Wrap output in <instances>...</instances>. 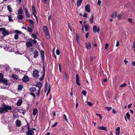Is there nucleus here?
<instances>
[{
  "label": "nucleus",
  "mask_w": 135,
  "mask_h": 135,
  "mask_svg": "<svg viewBox=\"0 0 135 135\" xmlns=\"http://www.w3.org/2000/svg\"><path fill=\"white\" fill-rule=\"evenodd\" d=\"M101 3V2L100 0H98L97 2V3L98 5H100Z\"/></svg>",
  "instance_id": "680f3d73"
},
{
  "label": "nucleus",
  "mask_w": 135,
  "mask_h": 135,
  "mask_svg": "<svg viewBox=\"0 0 135 135\" xmlns=\"http://www.w3.org/2000/svg\"><path fill=\"white\" fill-rule=\"evenodd\" d=\"M12 109V108L8 105L4 106V107H0V113L2 114L8 112V110H10Z\"/></svg>",
  "instance_id": "f257e3e1"
},
{
  "label": "nucleus",
  "mask_w": 135,
  "mask_h": 135,
  "mask_svg": "<svg viewBox=\"0 0 135 135\" xmlns=\"http://www.w3.org/2000/svg\"><path fill=\"white\" fill-rule=\"evenodd\" d=\"M121 16L120 14H119L118 15L117 17L118 19L120 18L121 17Z\"/></svg>",
  "instance_id": "774afa93"
},
{
  "label": "nucleus",
  "mask_w": 135,
  "mask_h": 135,
  "mask_svg": "<svg viewBox=\"0 0 135 135\" xmlns=\"http://www.w3.org/2000/svg\"><path fill=\"white\" fill-rule=\"evenodd\" d=\"M22 102V100L21 99L18 100L16 103L17 105V106H20Z\"/></svg>",
  "instance_id": "b1692460"
},
{
  "label": "nucleus",
  "mask_w": 135,
  "mask_h": 135,
  "mask_svg": "<svg viewBox=\"0 0 135 135\" xmlns=\"http://www.w3.org/2000/svg\"><path fill=\"white\" fill-rule=\"evenodd\" d=\"M82 0H77V6L78 7L80 6L82 3Z\"/></svg>",
  "instance_id": "7c9ffc66"
},
{
  "label": "nucleus",
  "mask_w": 135,
  "mask_h": 135,
  "mask_svg": "<svg viewBox=\"0 0 135 135\" xmlns=\"http://www.w3.org/2000/svg\"><path fill=\"white\" fill-rule=\"evenodd\" d=\"M76 42L78 44L79 43V35L78 34H76Z\"/></svg>",
  "instance_id": "473e14b6"
},
{
  "label": "nucleus",
  "mask_w": 135,
  "mask_h": 135,
  "mask_svg": "<svg viewBox=\"0 0 135 135\" xmlns=\"http://www.w3.org/2000/svg\"><path fill=\"white\" fill-rule=\"evenodd\" d=\"M8 80L6 79H2L0 80V82L1 83H3L5 85L8 84Z\"/></svg>",
  "instance_id": "39448f33"
},
{
  "label": "nucleus",
  "mask_w": 135,
  "mask_h": 135,
  "mask_svg": "<svg viewBox=\"0 0 135 135\" xmlns=\"http://www.w3.org/2000/svg\"><path fill=\"white\" fill-rule=\"evenodd\" d=\"M56 54L57 55H59L60 54V52L59 50L57 49L56 50Z\"/></svg>",
  "instance_id": "864d4df0"
},
{
  "label": "nucleus",
  "mask_w": 135,
  "mask_h": 135,
  "mask_svg": "<svg viewBox=\"0 0 135 135\" xmlns=\"http://www.w3.org/2000/svg\"><path fill=\"white\" fill-rule=\"evenodd\" d=\"M40 53L41 55V56L43 60H44V53L43 50H40Z\"/></svg>",
  "instance_id": "393cba45"
},
{
  "label": "nucleus",
  "mask_w": 135,
  "mask_h": 135,
  "mask_svg": "<svg viewBox=\"0 0 135 135\" xmlns=\"http://www.w3.org/2000/svg\"><path fill=\"white\" fill-rule=\"evenodd\" d=\"M12 77L13 79H18V75L15 74H12Z\"/></svg>",
  "instance_id": "c756f323"
},
{
  "label": "nucleus",
  "mask_w": 135,
  "mask_h": 135,
  "mask_svg": "<svg viewBox=\"0 0 135 135\" xmlns=\"http://www.w3.org/2000/svg\"><path fill=\"white\" fill-rule=\"evenodd\" d=\"M32 37L35 39H36L37 38V37L36 35L35 34H32Z\"/></svg>",
  "instance_id": "8fccbe9b"
},
{
  "label": "nucleus",
  "mask_w": 135,
  "mask_h": 135,
  "mask_svg": "<svg viewBox=\"0 0 135 135\" xmlns=\"http://www.w3.org/2000/svg\"><path fill=\"white\" fill-rule=\"evenodd\" d=\"M24 16L23 14L18 15L17 16V18L19 20H22Z\"/></svg>",
  "instance_id": "5701e85b"
},
{
  "label": "nucleus",
  "mask_w": 135,
  "mask_h": 135,
  "mask_svg": "<svg viewBox=\"0 0 135 135\" xmlns=\"http://www.w3.org/2000/svg\"><path fill=\"white\" fill-rule=\"evenodd\" d=\"M32 11L36 10V9L35 6L34 5H33L32 7Z\"/></svg>",
  "instance_id": "0e129e2a"
},
{
  "label": "nucleus",
  "mask_w": 135,
  "mask_h": 135,
  "mask_svg": "<svg viewBox=\"0 0 135 135\" xmlns=\"http://www.w3.org/2000/svg\"><path fill=\"white\" fill-rule=\"evenodd\" d=\"M2 34L4 36H6L9 35V33L8 31L6 30L5 29L3 28L2 31Z\"/></svg>",
  "instance_id": "9b49d317"
},
{
  "label": "nucleus",
  "mask_w": 135,
  "mask_h": 135,
  "mask_svg": "<svg viewBox=\"0 0 135 135\" xmlns=\"http://www.w3.org/2000/svg\"><path fill=\"white\" fill-rule=\"evenodd\" d=\"M58 124V123L57 122H55L53 125L51 126V127H56Z\"/></svg>",
  "instance_id": "58836bf2"
},
{
  "label": "nucleus",
  "mask_w": 135,
  "mask_h": 135,
  "mask_svg": "<svg viewBox=\"0 0 135 135\" xmlns=\"http://www.w3.org/2000/svg\"><path fill=\"white\" fill-rule=\"evenodd\" d=\"M8 9L10 12H12V9L10 5H8L7 6Z\"/></svg>",
  "instance_id": "c85d7f7f"
},
{
  "label": "nucleus",
  "mask_w": 135,
  "mask_h": 135,
  "mask_svg": "<svg viewBox=\"0 0 135 135\" xmlns=\"http://www.w3.org/2000/svg\"><path fill=\"white\" fill-rule=\"evenodd\" d=\"M50 85H48L47 83L46 84L45 86V91L46 92L47 91L46 95L47 96L50 93Z\"/></svg>",
  "instance_id": "7ed1b4c3"
},
{
  "label": "nucleus",
  "mask_w": 135,
  "mask_h": 135,
  "mask_svg": "<svg viewBox=\"0 0 135 135\" xmlns=\"http://www.w3.org/2000/svg\"><path fill=\"white\" fill-rule=\"evenodd\" d=\"M76 83L77 85L79 86L80 85V84L79 83V78L78 76V74H76Z\"/></svg>",
  "instance_id": "9d476101"
},
{
  "label": "nucleus",
  "mask_w": 135,
  "mask_h": 135,
  "mask_svg": "<svg viewBox=\"0 0 135 135\" xmlns=\"http://www.w3.org/2000/svg\"><path fill=\"white\" fill-rule=\"evenodd\" d=\"M128 21L131 23H132V20L131 18H129L128 19Z\"/></svg>",
  "instance_id": "69168bd1"
},
{
  "label": "nucleus",
  "mask_w": 135,
  "mask_h": 135,
  "mask_svg": "<svg viewBox=\"0 0 135 135\" xmlns=\"http://www.w3.org/2000/svg\"><path fill=\"white\" fill-rule=\"evenodd\" d=\"M84 27L86 31H87L89 29V25L88 24H86L84 26Z\"/></svg>",
  "instance_id": "f704fd0d"
},
{
  "label": "nucleus",
  "mask_w": 135,
  "mask_h": 135,
  "mask_svg": "<svg viewBox=\"0 0 135 135\" xmlns=\"http://www.w3.org/2000/svg\"><path fill=\"white\" fill-rule=\"evenodd\" d=\"M16 1L18 3V4H20L21 2V0H16Z\"/></svg>",
  "instance_id": "052dcab7"
},
{
  "label": "nucleus",
  "mask_w": 135,
  "mask_h": 135,
  "mask_svg": "<svg viewBox=\"0 0 135 135\" xmlns=\"http://www.w3.org/2000/svg\"><path fill=\"white\" fill-rule=\"evenodd\" d=\"M127 85V84L126 83H124L122 85H121L119 86L120 87H124L126 86Z\"/></svg>",
  "instance_id": "a19ab883"
},
{
  "label": "nucleus",
  "mask_w": 135,
  "mask_h": 135,
  "mask_svg": "<svg viewBox=\"0 0 135 135\" xmlns=\"http://www.w3.org/2000/svg\"><path fill=\"white\" fill-rule=\"evenodd\" d=\"M24 9L25 11V13L27 17L28 18L30 17V15L28 11L27 8H25V7H24Z\"/></svg>",
  "instance_id": "6e6552de"
},
{
  "label": "nucleus",
  "mask_w": 135,
  "mask_h": 135,
  "mask_svg": "<svg viewBox=\"0 0 135 135\" xmlns=\"http://www.w3.org/2000/svg\"><path fill=\"white\" fill-rule=\"evenodd\" d=\"M87 104L88 105L90 106H91L92 105V103L90 102H87Z\"/></svg>",
  "instance_id": "603ef678"
},
{
  "label": "nucleus",
  "mask_w": 135,
  "mask_h": 135,
  "mask_svg": "<svg viewBox=\"0 0 135 135\" xmlns=\"http://www.w3.org/2000/svg\"><path fill=\"white\" fill-rule=\"evenodd\" d=\"M64 76L65 77L66 80H67L68 79V76L66 73L65 72V73Z\"/></svg>",
  "instance_id": "3c124183"
},
{
  "label": "nucleus",
  "mask_w": 135,
  "mask_h": 135,
  "mask_svg": "<svg viewBox=\"0 0 135 135\" xmlns=\"http://www.w3.org/2000/svg\"><path fill=\"white\" fill-rule=\"evenodd\" d=\"M100 30L99 28V27L97 28V26L94 25L93 27V31L95 33L97 32H98Z\"/></svg>",
  "instance_id": "423d86ee"
},
{
  "label": "nucleus",
  "mask_w": 135,
  "mask_h": 135,
  "mask_svg": "<svg viewBox=\"0 0 135 135\" xmlns=\"http://www.w3.org/2000/svg\"><path fill=\"white\" fill-rule=\"evenodd\" d=\"M16 126L18 127H20L21 124V122L18 120H17L16 122Z\"/></svg>",
  "instance_id": "6ab92c4d"
},
{
  "label": "nucleus",
  "mask_w": 135,
  "mask_h": 135,
  "mask_svg": "<svg viewBox=\"0 0 135 135\" xmlns=\"http://www.w3.org/2000/svg\"><path fill=\"white\" fill-rule=\"evenodd\" d=\"M18 38V34H16L14 36V38L15 40H17Z\"/></svg>",
  "instance_id": "ea45409f"
},
{
  "label": "nucleus",
  "mask_w": 135,
  "mask_h": 135,
  "mask_svg": "<svg viewBox=\"0 0 135 135\" xmlns=\"http://www.w3.org/2000/svg\"><path fill=\"white\" fill-rule=\"evenodd\" d=\"M34 132L32 129L30 130H28L26 132V135H33Z\"/></svg>",
  "instance_id": "ddd939ff"
},
{
  "label": "nucleus",
  "mask_w": 135,
  "mask_h": 135,
  "mask_svg": "<svg viewBox=\"0 0 135 135\" xmlns=\"http://www.w3.org/2000/svg\"><path fill=\"white\" fill-rule=\"evenodd\" d=\"M126 115L128 119L129 120V118L130 115L128 112H127V113L126 114Z\"/></svg>",
  "instance_id": "c03bdc74"
},
{
  "label": "nucleus",
  "mask_w": 135,
  "mask_h": 135,
  "mask_svg": "<svg viewBox=\"0 0 135 135\" xmlns=\"http://www.w3.org/2000/svg\"><path fill=\"white\" fill-rule=\"evenodd\" d=\"M28 30L30 32H31L32 31V28L29 27L28 28Z\"/></svg>",
  "instance_id": "5fc2aeb1"
},
{
  "label": "nucleus",
  "mask_w": 135,
  "mask_h": 135,
  "mask_svg": "<svg viewBox=\"0 0 135 135\" xmlns=\"http://www.w3.org/2000/svg\"><path fill=\"white\" fill-rule=\"evenodd\" d=\"M15 126H9L8 127V129L9 132H12L13 131L15 130Z\"/></svg>",
  "instance_id": "dca6fc26"
},
{
  "label": "nucleus",
  "mask_w": 135,
  "mask_h": 135,
  "mask_svg": "<svg viewBox=\"0 0 135 135\" xmlns=\"http://www.w3.org/2000/svg\"><path fill=\"white\" fill-rule=\"evenodd\" d=\"M32 13L33 15L36 14V10L32 11Z\"/></svg>",
  "instance_id": "4d7b16f0"
},
{
  "label": "nucleus",
  "mask_w": 135,
  "mask_h": 135,
  "mask_svg": "<svg viewBox=\"0 0 135 135\" xmlns=\"http://www.w3.org/2000/svg\"><path fill=\"white\" fill-rule=\"evenodd\" d=\"M96 114L101 119H102V116L101 114H98L97 113H96Z\"/></svg>",
  "instance_id": "49530a36"
},
{
  "label": "nucleus",
  "mask_w": 135,
  "mask_h": 135,
  "mask_svg": "<svg viewBox=\"0 0 135 135\" xmlns=\"http://www.w3.org/2000/svg\"><path fill=\"white\" fill-rule=\"evenodd\" d=\"M120 128L119 127H118L116 128L115 134V135H119L120 133Z\"/></svg>",
  "instance_id": "f8f14e48"
},
{
  "label": "nucleus",
  "mask_w": 135,
  "mask_h": 135,
  "mask_svg": "<svg viewBox=\"0 0 135 135\" xmlns=\"http://www.w3.org/2000/svg\"><path fill=\"white\" fill-rule=\"evenodd\" d=\"M98 129L104 130L106 131H107V129L106 127H105L103 126H99L98 127Z\"/></svg>",
  "instance_id": "4be33fe9"
},
{
  "label": "nucleus",
  "mask_w": 135,
  "mask_h": 135,
  "mask_svg": "<svg viewBox=\"0 0 135 135\" xmlns=\"http://www.w3.org/2000/svg\"><path fill=\"white\" fill-rule=\"evenodd\" d=\"M9 20L11 22H12L13 21V20L12 18V16H8Z\"/></svg>",
  "instance_id": "4c0bfd02"
},
{
  "label": "nucleus",
  "mask_w": 135,
  "mask_h": 135,
  "mask_svg": "<svg viewBox=\"0 0 135 135\" xmlns=\"http://www.w3.org/2000/svg\"><path fill=\"white\" fill-rule=\"evenodd\" d=\"M4 50L7 51L11 52H13L14 51V49L11 47H7L4 48Z\"/></svg>",
  "instance_id": "0eeeda50"
},
{
  "label": "nucleus",
  "mask_w": 135,
  "mask_h": 135,
  "mask_svg": "<svg viewBox=\"0 0 135 135\" xmlns=\"http://www.w3.org/2000/svg\"><path fill=\"white\" fill-rule=\"evenodd\" d=\"M43 84L40 82L38 83L37 85L36 86L38 87L39 89L38 90V92L37 93H36V94H37V96H39L40 95V91L41 90V89L42 87Z\"/></svg>",
  "instance_id": "f03ea898"
},
{
  "label": "nucleus",
  "mask_w": 135,
  "mask_h": 135,
  "mask_svg": "<svg viewBox=\"0 0 135 135\" xmlns=\"http://www.w3.org/2000/svg\"><path fill=\"white\" fill-rule=\"evenodd\" d=\"M23 88V85H19L18 86V89L19 91H21Z\"/></svg>",
  "instance_id": "72a5a7b5"
},
{
  "label": "nucleus",
  "mask_w": 135,
  "mask_h": 135,
  "mask_svg": "<svg viewBox=\"0 0 135 135\" xmlns=\"http://www.w3.org/2000/svg\"><path fill=\"white\" fill-rule=\"evenodd\" d=\"M26 45L27 47H30L32 46V43L31 42L28 41L26 43Z\"/></svg>",
  "instance_id": "a211bd4d"
},
{
  "label": "nucleus",
  "mask_w": 135,
  "mask_h": 135,
  "mask_svg": "<svg viewBox=\"0 0 135 135\" xmlns=\"http://www.w3.org/2000/svg\"><path fill=\"white\" fill-rule=\"evenodd\" d=\"M27 21L30 23L29 25L31 27H32L33 26V23L34 22L31 20H28Z\"/></svg>",
  "instance_id": "aec40b11"
},
{
  "label": "nucleus",
  "mask_w": 135,
  "mask_h": 135,
  "mask_svg": "<svg viewBox=\"0 0 135 135\" xmlns=\"http://www.w3.org/2000/svg\"><path fill=\"white\" fill-rule=\"evenodd\" d=\"M93 18H94V16L93 15H92L91 16V17L90 18L89 21L90 23L92 24L93 22Z\"/></svg>",
  "instance_id": "2f4dec72"
},
{
  "label": "nucleus",
  "mask_w": 135,
  "mask_h": 135,
  "mask_svg": "<svg viewBox=\"0 0 135 135\" xmlns=\"http://www.w3.org/2000/svg\"><path fill=\"white\" fill-rule=\"evenodd\" d=\"M27 123V128L28 129V130H31V129L30 128V126L29 124L28 123Z\"/></svg>",
  "instance_id": "09e8293b"
},
{
  "label": "nucleus",
  "mask_w": 135,
  "mask_h": 135,
  "mask_svg": "<svg viewBox=\"0 0 135 135\" xmlns=\"http://www.w3.org/2000/svg\"><path fill=\"white\" fill-rule=\"evenodd\" d=\"M18 15L23 14V12L22 11V8H20L18 10Z\"/></svg>",
  "instance_id": "a878e982"
},
{
  "label": "nucleus",
  "mask_w": 135,
  "mask_h": 135,
  "mask_svg": "<svg viewBox=\"0 0 135 135\" xmlns=\"http://www.w3.org/2000/svg\"><path fill=\"white\" fill-rule=\"evenodd\" d=\"M38 71L36 70H34L33 72V76L34 78H37L38 76Z\"/></svg>",
  "instance_id": "20e7f679"
},
{
  "label": "nucleus",
  "mask_w": 135,
  "mask_h": 135,
  "mask_svg": "<svg viewBox=\"0 0 135 135\" xmlns=\"http://www.w3.org/2000/svg\"><path fill=\"white\" fill-rule=\"evenodd\" d=\"M34 58H36L38 55V52L37 50H35L33 53Z\"/></svg>",
  "instance_id": "4468645a"
},
{
  "label": "nucleus",
  "mask_w": 135,
  "mask_h": 135,
  "mask_svg": "<svg viewBox=\"0 0 135 135\" xmlns=\"http://www.w3.org/2000/svg\"><path fill=\"white\" fill-rule=\"evenodd\" d=\"M3 75L1 73H0V80L1 79H2L3 78Z\"/></svg>",
  "instance_id": "6e6d98bb"
},
{
  "label": "nucleus",
  "mask_w": 135,
  "mask_h": 135,
  "mask_svg": "<svg viewBox=\"0 0 135 135\" xmlns=\"http://www.w3.org/2000/svg\"><path fill=\"white\" fill-rule=\"evenodd\" d=\"M5 67H6V69H9V66L8 65V64H6V65H5Z\"/></svg>",
  "instance_id": "e2e57ef3"
},
{
  "label": "nucleus",
  "mask_w": 135,
  "mask_h": 135,
  "mask_svg": "<svg viewBox=\"0 0 135 135\" xmlns=\"http://www.w3.org/2000/svg\"><path fill=\"white\" fill-rule=\"evenodd\" d=\"M86 47L87 49H89L91 48V45L90 43L89 42L85 43Z\"/></svg>",
  "instance_id": "412c9836"
},
{
  "label": "nucleus",
  "mask_w": 135,
  "mask_h": 135,
  "mask_svg": "<svg viewBox=\"0 0 135 135\" xmlns=\"http://www.w3.org/2000/svg\"><path fill=\"white\" fill-rule=\"evenodd\" d=\"M105 108L108 111H109L111 110L112 109V107H106Z\"/></svg>",
  "instance_id": "37998d69"
},
{
  "label": "nucleus",
  "mask_w": 135,
  "mask_h": 135,
  "mask_svg": "<svg viewBox=\"0 0 135 135\" xmlns=\"http://www.w3.org/2000/svg\"><path fill=\"white\" fill-rule=\"evenodd\" d=\"M63 116H64V119H65V120L66 121H67V122H68V119H67L66 116V115L65 114H64L63 115Z\"/></svg>",
  "instance_id": "a18cd8bd"
},
{
  "label": "nucleus",
  "mask_w": 135,
  "mask_h": 135,
  "mask_svg": "<svg viewBox=\"0 0 135 135\" xmlns=\"http://www.w3.org/2000/svg\"><path fill=\"white\" fill-rule=\"evenodd\" d=\"M82 94L84 95L85 96L87 93V92L84 90H83L82 91Z\"/></svg>",
  "instance_id": "79ce46f5"
},
{
  "label": "nucleus",
  "mask_w": 135,
  "mask_h": 135,
  "mask_svg": "<svg viewBox=\"0 0 135 135\" xmlns=\"http://www.w3.org/2000/svg\"><path fill=\"white\" fill-rule=\"evenodd\" d=\"M45 33L46 38L48 39H49L50 36L49 32H47V33Z\"/></svg>",
  "instance_id": "c9c22d12"
},
{
  "label": "nucleus",
  "mask_w": 135,
  "mask_h": 135,
  "mask_svg": "<svg viewBox=\"0 0 135 135\" xmlns=\"http://www.w3.org/2000/svg\"><path fill=\"white\" fill-rule=\"evenodd\" d=\"M108 44L107 43L106 44H105V49H107L108 48Z\"/></svg>",
  "instance_id": "bf43d9fd"
},
{
  "label": "nucleus",
  "mask_w": 135,
  "mask_h": 135,
  "mask_svg": "<svg viewBox=\"0 0 135 135\" xmlns=\"http://www.w3.org/2000/svg\"><path fill=\"white\" fill-rule=\"evenodd\" d=\"M43 30L45 33L48 32V30L46 26L45 25L43 27Z\"/></svg>",
  "instance_id": "cd10ccee"
},
{
  "label": "nucleus",
  "mask_w": 135,
  "mask_h": 135,
  "mask_svg": "<svg viewBox=\"0 0 135 135\" xmlns=\"http://www.w3.org/2000/svg\"><path fill=\"white\" fill-rule=\"evenodd\" d=\"M95 58V57L94 56L92 57L91 58L90 61L91 62H92L93 60Z\"/></svg>",
  "instance_id": "de8ad7c7"
},
{
  "label": "nucleus",
  "mask_w": 135,
  "mask_h": 135,
  "mask_svg": "<svg viewBox=\"0 0 135 135\" xmlns=\"http://www.w3.org/2000/svg\"><path fill=\"white\" fill-rule=\"evenodd\" d=\"M36 14H35V15H33L34 16V17H35V18H36V21H37V22H38V19L37 17L36 16Z\"/></svg>",
  "instance_id": "13d9d810"
},
{
  "label": "nucleus",
  "mask_w": 135,
  "mask_h": 135,
  "mask_svg": "<svg viewBox=\"0 0 135 135\" xmlns=\"http://www.w3.org/2000/svg\"><path fill=\"white\" fill-rule=\"evenodd\" d=\"M33 116H35L38 114V110L36 108H34L33 110Z\"/></svg>",
  "instance_id": "2eb2a0df"
},
{
  "label": "nucleus",
  "mask_w": 135,
  "mask_h": 135,
  "mask_svg": "<svg viewBox=\"0 0 135 135\" xmlns=\"http://www.w3.org/2000/svg\"><path fill=\"white\" fill-rule=\"evenodd\" d=\"M22 80L24 82H27L28 81L29 78L27 76H25L22 79Z\"/></svg>",
  "instance_id": "f3484780"
},
{
  "label": "nucleus",
  "mask_w": 135,
  "mask_h": 135,
  "mask_svg": "<svg viewBox=\"0 0 135 135\" xmlns=\"http://www.w3.org/2000/svg\"><path fill=\"white\" fill-rule=\"evenodd\" d=\"M117 15V13L116 12H114L113 13L112 17L113 18H114L116 17Z\"/></svg>",
  "instance_id": "e433bc0d"
},
{
  "label": "nucleus",
  "mask_w": 135,
  "mask_h": 135,
  "mask_svg": "<svg viewBox=\"0 0 135 135\" xmlns=\"http://www.w3.org/2000/svg\"><path fill=\"white\" fill-rule=\"evenodd\" d=\"M87 16V14L86 13H85L83 15V17H86Z\"/></svg>",
  "instance_id": "338daca9"
},
{
  "label": "nucleus",
  "mask_w": 135,
  "mask_h": 135,
  "mask_svg": "<svg viewBox=\"0 0 135 135\" xmlns=\"http://www.w3.org/2000/svg\"><path fill=\"white\" fill-rule=\"evenodd\" d=\"M85 9L86 11L88 13H89L90 11V6L89 4H87L85 6Z\"/></svg>",
  "instance_id": "1a4fd4ad"
},
{
  "label": "nucleus",
  "mask_w": 135,
  "mask_h": 135,
  "mask_svg": "<svg viewBox=\"0 0 135 135\" xmlns=\"http://www.w3.org/2000/svg\"><path fill=\"white\" fill-rule=\"evenodd\" d=\"M29 90L31 91V92H33L36 91V88L33 87L30 88L29 89Z\"/></svg>",
  "instance_id": "bb28decb"
}]
</instances>
